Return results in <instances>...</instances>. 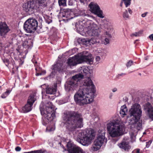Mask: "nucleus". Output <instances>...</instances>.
<instances>
[{"mask_svg":"<svg viewBox=\"0 0 153 153\" xmlns=\"http://www.w3.org/2000/svg\"><path fill=\"white\" fill-rule=\"evenodd\" d=\"M95 87L91 78L88 77L84 79L82 85L74 96L76 103L80 106L89 104L93 100Z\"/></svg>","mask_w":153,"mask_h":153,"instance_id":"1","label":"nucleus"},{"mask_svg":"<svg viewBox=\"0 0 153 153\" xmlns=\"http://www.w3.org/2000/svg\"><path fill=\"white\" fill-rule=\"evenodd\" d=\"M63 119L66 129L72 132L76 128L83 126L82 117V114L78 111H65L63 113Z\"/></svg>","mask_w":153,"mask_h":153,"instance_id":"2","label":"nucleus"},{"mask_svg":"<svg viewBox=\"0 0 153 153\" xmlns=\"http://www.w3.org/2000/svg\"><path fill=\"white\" fill-rule=\"evenodd\" d=\"M142 110L140 105L138 103H134L132 105L129 109L127 117L128 119L129 124L132 128L138 130L142 128V123L139 121L142 116Z\"/></svg>","mask_w":153,"mask_h":153,"instance_id":"3","label":"nucleus"},{"mask_svg":"<svg viewBox=\"0 0 153 153\" xmlns=\"http://www.w3.org/2000/svg\"><path fill=\"white\" fill-rule=\"evenodd\" d=\"M36 0V2L33 0L28 1L23 5V10L29 15L36 11L43 13V9L48 6L49 0Z\"/></svg>","mask_w":153,"mask_h":153,"instance_id":"4","label":"nucleus"},{"mask_svg":"<svg viewBox=\"0 0 153 153\" xmlns=\"http://www.w3.org/2000/svg\"><path fill=\"white\" fill-rule=\"evenodd\" d=\"M80 70L81 74L79 73L73 76L71 79L65 84V88L66 91L74 90L77 88L78 84L83 77V75L81 74H91L92 71L88 67L86 66L81 67Z\"/></svg>","mask_w":153,"mask_h":153,"instance_id":"5","label":"nucleus"},{"mask_svg":"<svg viewBox=\"0 0 153 153\" xmlns=\"http://www.w3.org/2000/svg\"><path fill=\"white\" fill-rule=\"evenodd\" d=\"M108 132L112 137H117L122 134V126L115 121H110L106 124Z\"/></svg>","mask_w":153,"mask_h":153,"instance_id":"6","label":"nucleus"},{"mask_svg":"<svg viewBox=\"0 0 153 153\" xmlns=\"http://www.w3.org/2000/svg\"><path fill=\"white\" fill-rule=\"evenodd\" d=\"M95 136L93 130L81 131L79 132L77 137L80 140V143L83 146H87L90 143Z\"/></svg>","mask_w":153,"mask_h":153,"instance_id":"7","label":"nucleus"},{"mask_svg":"<svg viewBox=\"0 0 153 153\" xmlns=\"http://www.w3.org/2000/svg\"><path fill=\"white\" fill-rule=\"evenodd\" d=\"M58 140H59V141H57L56 140L53 142V144L56 145L58 147H62L64 149L63 152L65 151H67V153H86L84 152L83 150L79 147L76 146L74 145L73 143L71 141H69L67 144V150H66L64 148V147L63 146H62L61 144V141L60 137H59L56 138Z\"/></svg>","mask_w":153,"mask_h":153,"instance_id":"8","label":"nucleus"},{"mask_svg":"<svg viewBox=\"0 0 153 153\" xmlns=\"http://www.w3.org/2000/svg\"><path fill=\"white\" fill-rule=\"evenodd\" d=\"M40 111L42 115L49 121L52 120L55 117L54 106L51 102H48L45 107L41 108Z\"/></svg>","mask_w":153,"mask_h":153,"instance_id":"9","label":"nucleus"},{"mask_svg":"<svg viewBox=\"0 0 153 153\" xmlns=\"http://www.w3.org/2000/svg\"><path fill=\"white\" fill-rule=\"evenodd\" d=\"M93 59L89 56H82L80 57L75 56H74L69 58L68 60L67 63L70 66H74L76 65L85 62L90 64L93 62Z\"/></svg>","mask_w":153,"mask_h":153,"instance_id":"10","label":"nucleus"},{"mask_svg":"<svg viewBox=\"0 0 153 153\" xmlns=\"http://www.w3.org/2000/svg\"><path fill=\"white\" fill-rule=\"evenodd\" d=\"M85 36H92L96 39L99 38L100 36V29L98 25L93 22L90 23L87 28L85 29Z\"/></svg>","mask_w":153,"mask_h":153,"instance_id":"11","label":"nucleus"},{"mask_svg":"<svg viewBox=\"0 0 153 153\" xmlns=\"http://www.w3.org/2000/svg\"><path fill=\"white\" fill-rule=\"evenodd\" d=\"M38 26L37 21L33 18L29 19L26 21L24 25V29L29 33L34 32Z\"/></svg>","mask_w":153,"mask_h":153,"instance_id":"12","label":"nucleus"},{"mask_svg":"<svg viewBox=\"0 0 153 153\" xmlns=\"http://www.w3.org/2000/svg\"><path fill=\"white\" fill-rule=\"evenodd\" d=\"M89 7L91 12L97 15L98 16L101 18L104 17L102 15V11L100 10V7L97 4L92 2L89 4Z\"/></svg>","mask_w":153,"mask_h":153,"instance_id":"13","label":"nucleus"},{"mask_svg":"<svg viewBox=\"0 0 153 153\" xmlns=\"http://www.w3.org/2000/svg\"><path fill=\"white\" fill-rule=\"evenodd\" d=\"M143 106L144 109L149 117L153 120V106L149 102L145 104Z\"/></svg>","mask_w":153,"mask_h":153,"instance_id":"14","label":"nucleus"},{"mask_svg":"<svg viewBox=\"0 0 153 153\" xmlns=\"http://www.w3.org/2000/svg\"><path fill=\"white\" fill-rule=\"evenodd\" d=\"M10 30V29L5 22L0 23V34L1 35L4 36Z\"/></svg>","mask_w":153,"mask_h":153,"instance_id":"15","label":"nucleus"},{"mask_svg":"<svg viewBox=\"0 0 153 153\" xmlns=\"http://www.w3.org/2000/svg\"><path fill=\"white\" fill-rule=\"evenodd\" d=\"M105 131H103L102 134H99L97 138L95 140L101 146L103 144L106 143L107 142V139L105 137Z\"/></svg>","mask_w":153,"mask_h":153,"instance_id":"16","label":"nucleus"},{"mask_svg":"<svg viewBox=\"0 0 153 153\" xmlns=\"http://www.w3.org/2000/svg\"><path fill=\"white\" fill-rule=\"evenodd\" d=\"M119 147L126 151L128 152L131 147L129 145L128 141L123 140L120 143L118 144Z\"/></svg>","mask_w":153,"mask_h":153,"instance_id":"17","label":"nucleus"},{"mask_svg":"<svg viewBox=\"0 0 153 153\" xmlns=\"http://www.w3.org/2000/svg\"><path fill=\"white\" fill-rule=\"evenodd\" d=\"M46 93L47 94H54L56 91V86L47 87L46 88Z\"/></svg>","mask_w":153,"mask_h":153,"instance_id":"18","label":"nucleus"},{"mask_svg":"<svg viewBox=\"0 0 153 153\" xmlns=\"http://www.w3.org/2000/svg\"><path fill=\"white\" fill-rule=\"evenodd\" d=\"M36 94L35 93H33L30 94L27 100V102L28 103L33 105L36 100Z\"/></svg>","mask_w":153,"mask_h":153,"instance_id":"19","label":"nucleus"},{"mask_svg":"<svg viewBox=\"0 0 153 153\" xmlns=\"http://www.w3.org/2000/svg\"><path fill=\"white\" fill-rule=\"evenodd\" d=\"M127 113L128 109L126 105H124L122 106L121 107L120 112V116L122 117H124L127 115Z\"/></svg>","mask_w":153,"mask_h":153,"instance_id":"20","label":"nucleus"},{"mask_svg":"<svg viewBox=\"0 0 153 153\" xmlns=\"http://www.w3.org/2000/svg\"><path fill=\"white\" fill-rule=\"evenodd\" d=\"M33 105L27 102V104L22 108V112L24 113H27L31 111L32 109Z\"/></svg>","mask_w":153,"mask_h":153,"instance_id":"21","label":"nucleus"},{"mask_svg":"<svg viewBox=\"0 0 153 153\" xmlns=\"http://www.w3.org/2000/svg\"><path fill=\"white\" fill-rule=\"evenodd\" d=\"M101 146L97 141L95 140L94 144L92 146L91 149L93 151H97L99 149Z\"/></svg>","mask_w":153,"mask_h":153,"instance_id":"22","label":"nucleus"},{"mask_svg":"<svg viewBox=\"0 0 153 153\" xmlns=\"http://www.w3.org/2000/svg\"><path fill=\"white\" fill-rule=\"evenodd\" d=\"M35 70L36 71V75L37 76L44 74L46 73L45 71H42L41 68L38 67H36L35 68Z\"/></svg>","mask_w":153,"mask_h":153,"instance_id":"23","label":"nucleus"},{"mask_svg":"<svg viewBox=\"0 0 153 153\" xmlns=\"http://www.w3.org/2000/svg\"><path fill=\"white\" fill-rule=\"evenodd\" d=\"M131 0H121L120 4V6L122 7L123 2L124 3L126 7H127L130 6L131 4Z\"/></svg>","mask_w":153,"mask_h":153,"instance_id":"24","label":"nucleus"},{"mask_svg":"<svg viewBox=\"0 0 153 153\" xmlns=\"http://www.w3.org/2000/svg\"><path fill=\"white\" fill-rule=\"evenodd\" d=\"M64 15L63 16V17H66L67 18H68V20H70L72 18V17H70V16L71 15V12L69 10H66L64 11Z\"/></svg>","mask_w":153,"mask_h":153,"instance_id":"25","label":"nucleus"},{"mask_svg":"<svg viewBox=\"0 0 153 153\" xmlns=\"http://www.w3.org/2000/svg\"><path fill=\"white\" fill-rule=\"evenodd\" d=\"M62 68V64L59 63H57L54 65V68L53 69L57 70L58 71H60Z\"/></svg>","mask_w":153,"mask_h":153,"instance_id":"26","label":"nucleus"},{"mask_svg":"<svg viewBox=\"0 0 153 153\" xmlns=\"http://www.w3.org/2000/svg\"><path fill=\"white\" fill-rule=\"evenodd\" d=\"M123 19L126 20L129 19L130 16L128 13V11L127 10H125L123 12Z\"/></svg>","mask_w":153,"mask_h":153,"instance_id":"27","label":"nucleus"},{"mask_svg":"<svg viewBox=\"0 0 153 153\" xmlns=\"http://www.w3.org/2000/svg\"><path fill=\"white\" fill-rule=\"evenodd\" d=\"M30 43H29L27 40L24 41L22 43V46L25 48H29L30 47Z\"/></svg>","mask_w":153,"mask_h":153,"instance_id":"28","label":"nucleus"},{"mask_svg":"<svg viewBox=\"0 0 153 153\" xmlns=\"http://www.w3.org/2000/svg\"><path fill=\"white\" fill-rule=\"evenodd\" d=\"M143 30H140L138 32L133 33L131 35V36L132 37L134 36H140L143 33Z\"/></svg>","mask_w":153,"mask_h":153,"instance_id":"29","label":"nucleus"},{"mask_svg":"<svg viewBox=\"0 0 153 153\" xmlns=\"http://www.w3.org/2000/svg\"><path fill=\"white\" fill-rule=\"evenodd\" d=\"M10 92V90H7L6 92L2 94L1 96V98H5L9 94Z\"/></svg>","mask_w":153,"mask_h":153,"instance_id":"30","label":"nucleus"},{"mask_svg":"<svg viewBox=\"0 0 153 153\" xmlns=\"http://www.w3.org/2000/svg\"><path fill=\"white\" fill-rule=\"evenodd\" d=\"M96 39L94 38V39L91 38V39H89V43H90V45H93L96 44L97 42Z\"/></svg>","mask_w":153,"mask_h":153,"instance_id":"31","label":"nucleus"},{"mask_svg":"<svg viewBox=\"0 0 153 153\" xmlns=\"http://www.w3.org/2000/svg\"><path fill=\"white\" fill-rule=\"evenodd\" d=\"M66 0H58V2L60 6L66 5Z\"/></svg>","mask_w":153,"mask_h":153,"instance_id":"32","label":"nucleus"},{"mask_svg":"<svg viewBox=\"0 0 153 153\" xmlns=\"http://www.w3.org/2000/svg\"><path fill=\"white\" fill-rule=\"evenodd\" d=\"M81 41L84 45H87L89 43V39H82Z\"/></svg>","mask_w":153,"mask_h":153,"instance_id":"33","label":"nucleus"},{"mask_svg":"<svg viewBox=\"0 0 153 153\" xmlns=\"http://www.w3.org/2000/svg\"><path fill=\"white\" fill-rule=\"evenodd\" d=\"M79 15L81 16H86L87 17H90V16L88 14H86L85 13L84 11H80L79 12Z\"/></svg>","mask_w":153,"mask_h":153,"instance_id":"34","label":"nucleus"},{"mask_svg":"<svg viewBox=\"0 0 153 153\" xmlns=\"http://www.w3.org/2000/svg\"><path fill=\"white\" fill-rule=\"evenodd\" d=\"M55 130V128L54 127H47L46 130L47 131L51 132Z\"/></svg>","mask_w":153,"mask_h":153,"instance_id":"35","label":"nucleus"},{"mask_svg":"<svg viewBox=\"0 0 153 153\" xmlns=\"http://www.w3.org/2000/svg\"><path fill=\"white\" fill-rule=\"evenodd\" d=\"M133 62L131 60L129 61L126 64V66L127 68L129 67L133 64Z\"/></svg>","mask_w":153,"mask_h":153,"instance_id":"36","label":"nucleus"},{"mask_svg":"<svg viewBox=\"0 0 153 153\" xmlns=\"http://www.w3.org/2000/svg\"><path fill=\"white\" fill-rule=\"evenodd\" d=\"M106 38H111L112 36L111 34L108 32L106 31L105 32Z\"/></svg>","mask_w":153,"mask_h":153,"instance_id":"37","label":"nucleus"},{"mask_svg":"<svg viewBox=\"0 0 153 153\" xmlns=\"http://www.w3.org/2000/svg\"><path fill=\"white\" fill-rule=\"evenodd\" d=\"M32 153H44V152L41 150H34L31 151Z\"/></svg>","mask_w":153,"mask_h":153,"instance_id":"38","label":"nucleus"},{"mask_svg":"<svg viewBox=\"0 0 153 153\" xmlns=\"http://www.w3.org/2000/svg\"><path fill=\"white\" fill-rule=\"evenodd\" d=\"M109 39L107 38L105 39L104 42V43L105 45H107L109 43Z\"/></svg>","mask_w":153,"mask_h":153,"instance_id":"39","label":"nucleus"},{"mask_svg":"<svg viewBox=\"0 0 153 153\" xmlns=\"http://www.w3.org/2000/svg\"><path fill=\"white\" fill-rule=\"evenodd\" d=\"M152 143V141H149L146 142V147L147 148H148Z\"/></svg>","mask_w":153,"mask_h":153,"instance_id":"40","label":"nucleus"},{"mask_svg":"<svg viewBox=\"0 0 153 153\" xmlns=\"http://www.w3.org/2000/svg\"><path fill=\"white\" fill-rule=\"evenodd\" d=\"M79 1L81 3L84 4L87 3V0H79Z\"/></svg>","mask_w":153,"mask_h":153,"instance_id":"41","label":"nucleus"},{"mask_svg":"<svg viewBox=\"0 0 153 153\" xmlns=\"http://www.w3.org/2000/svg\"><path fill=\"white\" fill-rule=\"evenodd\" d=\"M21 150V148L19 146H17L15 148V150L16 151H19Z\"/></svg>","mask_w":153,"mask_h":153,"instance_id":"42","label":"nucleus"},{"mask_svg":"<svg viewBox=\"0 0 153 153\" xmlns=\"http://www.w3.org/2000/svg\"><path fill=\"white\" fill-rule=\"evenodd\" d=\"M95 59L97 61H99L100 60V56H96Z\"/></svg>","mask_w":153,"mask_h":153,"instance_id":"43","label":"nucleus"},{"mask_svg":"<svg viewBox=\"0 0 153 153\" xmlns=\"http://www.w3.org/2000/svg\"><path fill=\"white\" fill-rule=\"evenodd\" d=\"M149 38L152 41H153V34H152L149 36Z\"/></svg>","mask_w":153,"mask_h":153,"instance_id":"44","label":"nucleus"},{"mask_svg":"<svg viewBox=\"0 0 153 153\" xmlns=\"http://www.w3.org/2000/svg\"><path fill=\"white\" fill-rule=\"evenodd\" d=\"M128 10L130 14H131V15L132 14V10H131V9L130 8H128Z\"/></svg>","mask_w":153,"mask_h":153,"instance_id":"45","label":"nucleus"},{"mask_svg":"<svg viewBox=\"0 0 153 153\" xmlns=\"http://www.w3.org/2000/svg\"><path fill=\"white\" fill-rule=\"evenodd\" d=\"M147 13H148V12H145V13L142 14V15H141L142 17H145L146 16V15Z\"/></svg>","mask_w":153,"mask_h":153,"instance_id":"46","label":"nucleus"},{"mask_svg":"<svg viewBox=\"0 0 153 153\" xmlns=\"http://www.w3.org/2000/svg\"><path fill=\"white\" fill-rule=\"evenodd\" d=\"M68 4L70 5H73V3L72 0H69L68 1Z\"/></svg>","mask_w":153,"mask_h":153,"instance_id":"47","label":"nucleus"},{"mask_svg":"<svg viewBox=\"0 0 153 153\" xmlns=\"http://www.w3.org/2000/svg\"><path fill=\"white\" fill-rule=\"evenodd\" d=\"M104 27L105 29H108V24H104Z\"/></svg>","mask_w":153,"mask_h":153,"instance_id":"48","label":"nucleus"},{"mask_svg":"<svg viewBox=\"0 0 153 153\" xmlns=\"http://www.w3.org/2000/svg\"><path fill=\"white\" fill-rule=\"evenodd\" d=\"M46 21L47 23L49 24L52 22V20L50 19L49 20H46Z\"/></svg>","mask_w":153,"mask_h":153,"instance_id":"49","label":"nucleus"},{"mask_svg":"<svg viewBox=\"0 0 153 153\" xmlns=\"http://www.w3.org/2000/svg\"><path fill=\"white\" fill-rule=\"evenodd\" d=\"M149 59V56H146L145 58V59L146 60H148Z\"/></svg>","mask_w":153,"mask_h":153,"instance_id":"50","label":"nucleus"},{"mask_svg":"<svg viewBox=\"0 0 153 153\" xmlns=\"http://www.w3.org/2000/svg\"><path fill=\"white\" fill-rule=\"evenodd\" d=\"M125 75V74H123V73H121V74H118V76H122V75Z\"/></svg>","mask_w":153,"mask_h":153,"instance_id":"51","label":"nucleus"},{"mask_svg":"<svg viewBox=\"0 0 153 153\" xmlns=\"http://www.w3.org/2000/svg\"><path fill=\"white\" fill-rule=\"evenodd\" d=\"M140 149H137L136 150V152L137 153H139L140 152Z\"/></svg>","mask_w":153,"mask_h":153,"instance_id":"52","label":"nucleus"},{"mask_svg":"<svg viewBox=\"0 0 153 153\" xmlns=\"http://www.w3.org/2000/svg\"><path fill=\"white\" fill-rule=\"evenodd\" d=\"M4 62H7V63H8L9 62V60L7 59H6L5 61H4Z\"/></svg>","mask_w":153,"mask_h":153,"instance_id":"53","label":"nucleus"},{"mask_svg":"<svg viewBox=\"0 0 153 153\" xmlns=\"http://www.w3.org/2000/svg\"><path fill=\"white\" fill-rule=\"evenodd\" d=\"M117 89L116 88H114L112 90V91L114 92H115L117 91Z\"/></svg>","mask_w":153,"mask_h":153,"instance_id":"54","label":"nucleus"},{"mask_svg":"<svg viewBox=\"0 0 153 153\" xmlns=\"http://www.w3.org/2000/svg\"><path fill=\"white\" fill-rule=\"evenodd\" d=\"M112 97V95L111 94L109 96V98H110V99H111Z\"/></svg>","mask_w":153,"mask_h":153,"instance_id":"55","label":"nucleus"},{"mask_svg":"<svg viewBox=\"0 0 153 153\" xmlns=\"http://www.w3.org/2000/svg\"><path fill=\"white\" fill-rule=\"evenodd\" d=\"M138 40H137H137H136L135 41V42L136 41H138Z\"/></svg>","mask_w":153,"mask_h":153,"instance_id":"56","label":"nucleus"},{"mask_svg":"<svg viewBox=\"0 0 153 153\" xmlns=\"http://www.w3.org/2000/svg\"><path fill=\"white\" fill-rule=\"evenodd\" d=\"M146 134V133L145 132H144L143 133V134Z\"/></svg>","mask_w":153,"mask_h":153,"instance_id":"57","label":"nucleus"},{"mask_svg":"<svg viewBox=\"0 0 153 153\" xmlns=\"http://www.w3.org/2000/svg\"><path fill=\"white\" fill-rule=\"evenodd\" d=\"M33 134H34V133H33Z\"/></svg>","mask_w":153,"mask_h":153,"instance_id":"58","label":"nucleus"},{"mask_svg":"<svg viewBox=\"0 0 153 153\" xmlns=\"http://www.w3.org/2000/svg\"><path fill=\"white\" fill-rule=\"evenodd\" d=\"M131 72H129V73H131Z\"/></svg>","mask_w":153,"mask_h":153,"instance_id":"59","label":"nucleus"}]
</instances>
